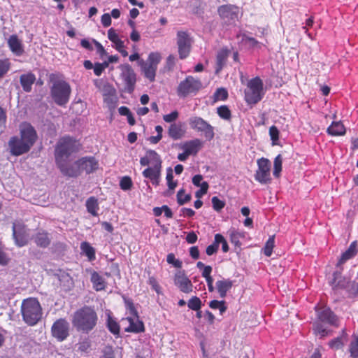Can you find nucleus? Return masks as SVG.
I'll list each match as a JSON object with an SVG mask.
<instances>
[{
  "mask_svg": "<svg viewBox=\"0 0 358 358\" xmlns=\"http://www.w3.org/2000/svg\"><path fill=\"white\" fill-rule=\"evenodd\" d=\"M97 319L94 310L89 306H85L75 313L73 324L78 331L88 334L96 326Z\"/></svg>",
  "mask_w": 358,
  "mask_h": 358,
  "instance_id": "obj_1",
  "label": "nucleus"
},
{
  "mask_svg": "<svg viewBox=\"0 0 358 358\" xmlns=\"http://www.w3.org/2000/svg\"><path fill=\"white\" fill-rule=\"evenodd\" d=\"M81 148L78 141L70 136H64L59 139L55 149V157L57 165L66 162L73 154L77 153Z\"/></svg>",
  "mask_w": 358,
  "mask_h": 358,
  "instance_id": "obj_2",
  "label": "nucleus"
},
{
  "mask_svg": "<svg viewBox=\"0 0 358 358\" xmlns=\"http://www.w3.org/2000/svg\"><path fill=\"white\" fill-rule=\"evenodd\" d=\"M328 282L335 292L345 290L348 297L358 296V283L342 276L341 271H334Z\"/></svg>",
  "mask_w": 358,
  "mask_h": 358,
  "instance_id": "obj_3",
  "label": "nucleus"
},
{
  "mask_svg": "<svg viewBox=\"0 0 358 358\" xmlns=\"http://www.w3.org/2000/svg\"><path fill=\"white\" fill-rule=\"evenodd\" d=\"M21 313L23 320L29 325L36 324L42 317V308L35 298L24 299L21 305Z\"/></svg>",
  "mask_w": 358,
  "mask_h": 358,
  "instance_id": "obj_4",
  "label": "nucleus"
},
{
  "mask_svg": "<svg viewBox=\"0 0 358 358\" xmlns=\"http://www.w3.org/2000/svg\"><path fill=\"white\" fill-rule=\"evenodd\" d=\"M315 308L318 320L313 324L314 333L315 334H321L322 336H324V334H327L329 331H327L326 328L321 322L337 326L338 319L328 307L323 306Z\"/></svg>",
  "mask_w": 358,
  "mask_h": 358,
  "instance_id": "obj_5",
  "label": "nucleus"
},
{
  "mask_svg": "<svg viewBox=\"0 0 358 358\" xmlns=\"http://www.w3.org/2000/svg\"><path fill=\"white\" fill-rule=\"evenodd\" d=\"M71 92L69 84L64 80L55 81L50 90L52 99L60 106H64L69 102Z\"/></svg>",
  "mask_w": 358,
  "mask_h": 358,
  "instance_id": "obj_6",
  "label": "nucleus"
},
{
  "mask_svg": "<svg viewBox=\"0 0 358 358\" xmlns=\"http://www.w3.org/2000/svg\"><path fill=\"white\" fill-rule=\"evenodd\" d=\"M263 82L259 77H255L248 82L245 90V100L248 104H255L262 99Z\"/></svg>",
  "mask_w": 358,
  "mask_h": 358,
  "instance_id": "obj_7",
  "label": "nucleus"
},
{
  "mask_svg": "<svg viewBox=\"0 0 358 358\" xmlns=\"http://www.w3.org/2000/svg\"><path fill=\"white\" fill-rule=\"evenodd\" d=\"M161 61V55L159 52H152L148 55L147 61L141 59L138 64L146 78L150 82H153L155 79L156 71L158 64Z\"/></svg>",
  "mask_w": 358,
  "mask_h": 358,
  "instance_id": "obj_8",
  "label": "nucleus"
},
{
  "mask_svg": "<svg viewBox=\"0 0 358 358\" xmlns=\"http://www.w3.org/2000/svg\"><path fill=\"white\" fill-rule=\"evenodd\" d=\"M202 88L201 81L192 76L186 77L177 87V94L180 97L185 98L196 94Z\"/></svg>",
  "mask_w": 358,
  "mask_h": 358,
  "instance_id": "obj_9",
  "label": "nucleus"
},
{
  "mask_svg": "<svg viewBox=\"0 0 358 358\" xmlns=\"http://www.w3.org/2000/svg\"><path fill=\"white\" fill-rule=\"evenodd\" d=\"M189 125L191 129L204 134L208 140H212L214 138V128L202 117L198 116L191 117L188 120Z\"/></svg>",
  "mask_w": 358,
  "mask_h": 358,
  "instance_id": "obj_10",
  "label": "nucleus"
},
{
  "mask_svg": "<svg viewBox=\"0 0 358 358\" xmlns=\"http://www.w3.org/2000/svg\"><path fill=\"white\" fill-rule=\"evenodd\" d=\"M121 71L120 77L124 82V91L127 93L134 92L136 82V73L129 64H121L118 67Z\"/></svg>",
  "mask_w": 358,
  "mask_h": 358,
  "instance_id": "obj_11",
  "label": "nucleus"
},
{
  "mask_svg": "<svg viewBox=\"0 0 358 358\" xmlns=\"http://www.w3.org/2000/svg\"><path fill=\"white\" fill-rule=\"evenodd\" d=\"M258 169L255 174V178L261 184H267L270 182L271 178V162L264 157L257 160Z\"/></svg>",
  "mask_w": 358,
  "mask_h": 358,
  "instance_id": "obj_12",
  "label": "nucleus"
},
{
  "mask_svg": "<svg viewBox=\"0 0 358 358\" xmlns=\"http://www.w3.org/2000/svg\"><path fill=\"white\" fill-rule=\"evenodd\" d=\"M238 8L233 5H223L218 8V13L223 22L229 25L238 20Z\"/></svg>",
  "mask_w": 358,
  "mask_h": 358,
  "instance_id": "obj_13",
  "label": "nucleus"
},
{
  "mask_svg": "<svg viewBox=\"0 0 358 358\" xmlns=\"http://www.w3.org/2000/svg\"><path fill=\"white\" fill-rule=\"evenodd\" d=\"M19 131L20 138L31 148L38 138L34 127L30 123L23 122L19 126Z\"/></svg>",
  "mask_w": 358,
  "mask_h": 358,
  "instance_id": "obj_14",
  "label": "nucleus"
},
{
  "mask_svg": "<svg viewBox=\"0 0 358 358\" xmlns=\"http://www.w3.org/2000/svg\"><path fill=\"white\" fill-rule=\"evenodd\" d=\"M191 38L186 31H179L177 33V45L178 54L181 59L188 57L191 50Z\"/></svg>",
  "mask_w": 358,
  "mask_h": 358,
  "instance_id": "obj_15",
  "label": "nucleus"
},
{
  "mask_svg": "<svg viewBox=\"0 0 358 358\" xmlns=\"http://www.w3.org/2000/svg\"><path fill=\"white\" fill-rule=\"evenodd\" d=\"M10 153L13 156H20L27 153L31 148L21 138L12 136L8 142Z\"/></svg>",
  "mask_w": 358,
  "mask_h": 358,
  "instance_id": "obj_16",
  "label": "nucleus"
},
{
  "mask_svg": "<svg viewBox=\"0 0 358 358\" xmlns=\"http://www.w3.org/2000/svg\"><path fill=\"white\" fill-rule=\"evenodd\" d=\"M13 237L18 247L26 245L29 240V229L20 224H13Z\"/></svg>",
  "mask_w": 358,
  "mask_h": 358,
  "instance_id": "obj_17",
  "label": "nucleus"
},
{
  "mask_svg": "<svg viewBox=\"0 0 358 358\" xmlns=\"http://www.w3.org/2000/svg\"><path fill=\"white\" fill-rule=\"evenodd\" d=\"M124 331L133 334L141 333L144 331V324L142 321L139 320L138 315L127 317L121 321Z\"/></svg>",
  "mask_w": 358,
  "mask_h": 358,
  "instance_id": "obj_18",
  "label": "nucleus"
},
{
  "mask_svg": "<svg viewBox=\"0 0 358 358\" xmlns=\"http://www.w3.org/2000/svg\"><path fill=\"white\" fill-rule=\"evenodd\" d=\"M174 283L184 293H189L192 291V283L183 271H179L176 273Z\"/></svg>",
  "mask_w": 358,
  "mask_h": 358,
  "instance_id": "obj_19",
  "label": "nucleus"
},
{
  "mask_svg": "<svg viewBox=\"0 0 358 358\" xmlns=\"http://www.w3.org/2000/svg\"><path fill=\"white\" fill-rule=\"evenodd\" d=\"M57 166L64 175L69 177H78L82 173L79 160H77L71 166H68L66 162H64L57 164Z\"/></svg>",
  "mask_w": 358,
  "mask_h": 358,
  "instance_id": "obj_20",
  "label": "nucleus"
},
{
  "mask_svg": "<svg viewBox=\"0 0 358 358\" xmlns=\"http://www.w3.org/2000/svg\"><path fill=\"white\" fill-rule=\"evenodd\" d=\"M81 172L91 173L98 169V161L94 157H84L78 159Z\"/></svg>",
  "mask_w": 358,
  "mask_h": 358,
  "instance_id": "obj_21",
  "label": "nucleus"
},
{
  "mask_svg": "<svg viewBox=\"0 0 358 358\" xmlns=\"http://www.w3.org/2000/svg\"><path fill=\"white\" fill-rule=\"evenodd\" d=\"M8 45L10 51L16 56H21L24 52L22 42L15 34L10 36L8 39Z\"/></svg>",
  "mask_w": 358,
  "mask_h": 358,
  "instance_id": "obj_22",
  "label": "nucleus"
},
{
  "mask_svg": "<svg viewBox=\"0 0 358 358\" xmlns=\"http://www.w3.org/2000/svg\"><path fill=\"white\" fill-rule=\"evenodd\" d=\"M69 323L64 319H59L52 327V336H68Z\"/></svg>",
  "mask_w": 358,
  "mask_h": 358,
  "instance_id": "obj_23",
  "label": "nucleus"
},
{
  "mask_svg": "<svg viewBox=\"0 0 358 358\" xmlns=\"http://www.w3.org/2000/svg\"><path fill=\"white\" fill-rule=\"evenodd\" d=\"M234 282L230 279H222L217 280L215 283V287L221 298H224L227 293L233 287Z\"/></svg>",
  "mask_w": 358,
  "mask_h": 358,
  "instance_id": "obj_24",
  "label": "nucleus"
},
{
  "mask_svg": "<svg viewBox=\"0 0 358 358\" xmlns=\"http://www.w3.org/2000/svg\"><path fill=\"white\" fill-rule=\"evenodd\" d=\"M357 253L356 250V242H352L349 248L342 254L341 258L339 259L338 263L336 264V271H342L341 266L344 264L347 260L353 257Z\"/></svg>",
  "mask_w": 358,
  "mask_h": 358,
  "instance_id": "obj_25",
  "label": "nucleus"
},
{
  "mask_svg": "<svg viewBox=\"0 0 358 358\" xmlns=\"http://www.w3.org/2000/svg\"><path fill=\"white\" fill-rule=\"evenodd\" d=\"M201 146L202 142L201 141V140L196 138L185 142L182 145V149H183L189 155H194L199 152Z\"/></svg>",
  "mask_w": 358,
  "mask_h": 358,
  "instance_id": "obj_26",
  "label": "nucleus"
},
{
  "mask_svg": "<svg viewBox=\"0 0 358 358\" xmlns=\"http://www.w3.org/2000/svg\"><path fill=\"white\" fill-rule=\"evenodd\" d=\"M36 80V76L32 73L22 74L20 77V82L24 92H29L31 90L32 85Z\"/></svg>",
  "mask_w": 358,
  "mask_h": 358,
  "instance_id": "obj_27",
  "label": "nucleus"
},
{
  "mask_svg": "<svg viewBox=\"0 0 358 358\" xmlns=\"http://www.w3.org/2000/svg\"><path fill=\"white\" fill-rule=\"evenodd\" d=\"M35 243L41 248H47L50 243V239L47 232L40 231L37 232L33 237Z\"/></svg>",
  "mask_w": 358,
  "mask_h": 358,
  "instance_id": "obj_28",
  "label": "nucleus"
},
{
  "mask_svg": "<svg viewBox=\"0 0 358 358\" xmlns=\"http://www.w3.org/2000/svg\"><path fill=\"white\" fill-rule=\"evenodd\" d=\"M169 136L173 140L182 138L185 134V131L182 129L180 124H171L168 131Z\"/></svg>",
  "mask_w": 358,
  "mask_h": 358,
  "instance_id": "obj_29",
  "label": "nucleus"
},
{
  "mask_svg": "<svg viewBox=\"0 0 358 358\" xmlns=\"http://www.w3.org/2000/svg\"><path fill=\"white\" fill-rule=\"evenodd\" d=\"M327 131L331 136H342L345 134V129L341 122H333Z\"/></svg>",
  "mask_w": 358,
  "mask_h": 358,
  "instance_id": "obj_30",
  "label": "nucleus"
},
{
  "mask_svg": "<svg viewBox=\"0 0 358 358\" xmlns=\"http://www.w3.org/2000/svg\"><path fill=\"white\" fill-rule=\"evenodd\" d=\"M91 282L96 291L103 290L106 287V282L102 276L97 272L93 271L91 275Z\"/></svg>",
  "mask_w": 358,
  "mask_h": 358,
  "instance_id": "obj_31",
  "label": "nucleus"
},
{
  "mask_svg": "<svg viewBox=\"0 0 358 358\" xmlns=\"http://www.w3.org/2000/svg\"><path fill=\"white\" fill-rule=\"evenodd\" d=\"M86 208L87 212L93 216L98 215V210L99 209L98 200L94 196L88 198L86 201Z\"/></svg>",
  "mask_w": 358,
  "mask_h": 358,
  "instance_id": "obj_32",
  "label": "nucleus"
},
{
  "mask_svg": "<svg viewBox=\"0 0 358 358\" xmlns=\"http://www.w3.org/2000/svg\"><path fill=\"white\" fill-rule=\"evenodd\" d=\"M147 158H148L150 164L152 166L162 167V160L160 156L152 150H149L146 152Z\"/></svg>",
  "mask_w": 358,
  "mask_h": 358,
  "instance_id": "obj_33",
  "label": "nucleus"
},
{
  "mask_svg": "<svg viewBox=\"0 0 358 358\" xmlns=\"http://www.w3.org/2000/svg\"><path fill=\"white\" fill-rule=\"evenodd\" d=\"M162 167H148L143 171V176L149 179H155L157 177H160Z\"/></svg>",
  "mask_w": 358,
  "mask_h": 358,
  "instance_id": "obj_34",
  "label": "nucleus"
},
{
  "mask_svg": "<svg viewBox=\"0 0 358 358\" xmlns=\"http://www.w3.org/2000/svg\"><path fill=\"white\" fill-rule=\"evenodd\" d=\"M107 327L113 334H119L120 325L110 314H108Z\"/></svg>",
  "mask_w": 358,
  "mask_h": 358,
  "instance_id": "obj_35",
  "label": "nucleus"
},
{
  "mask_svg": "<svg viewBox=\"0 0 358 358\" xmlns=\"http://www.w3.org/2000/svg\"><path fill=\"white\" fill-rule=\"evenodd\" d=\"M80 248L90 260L95 259V250L87 242L81 243Z\"/></svg>",
  "mask_w": 358,
  "mask_h": 358,
  "instance_id": "obj_36",
  "label": "nucleus"
},
{
  "mask_svg": "<svg viewBox=\"0 0 358 358\" xmlns=\"http://www.w3.org/2000/svg\"><path fill=\"white\" fill-rule=\"evenodd\" d=\"M10 66L11 64L8 59H0V79L6 75Z\"/></svg>",
  "mask_w": 358,
  "mask_h": 358,
  "instance_id": "obj_37",
  "label": "nucleus"
},
{
  "mask_svg": "<svg viewBox=\"0 0 358 358\" xmlns=\"http://www.w3.org/2000/svg\"><path fill=\"white\" fill-rule=\"evenodd\" d=\"M209 306L212 309H218L221 315H222L227 308L224 301L213 300L210 301Z\"/></svg>",
  "mask_w": 358,
  "mask_h": 358,
  "instance_id": "obj_38",
  "label": "nucleus"
},
{
  "mask_svg": "<svg viewBox=\"0 0 358 358\" xmlns=\"http://www.w3.org/2000/svg\"><path fill=\"white\" fill-rule=\"evenodd\" d=\"M275 243V236H271L266 242L264 248V253L266 256L270 257L272 255L273 248Z\"/></svg>",
  "mask_w": 358,
  "mask_h": 358,
  "instance_id": "obj_39",
  "label": "nucleus"
},
{
  "mask_svg": "<svg viewBox=\"0 0 358 358\" xmlns=\"http://www.w3.org/2000/svg\"><path fill=\"white\" fill-rule=\"evenodd\" d=\"M191 195L189 194H185L183 189L179 190L177 193V201L180 206L184 205L191 200Z\"/></svg>",
  "mask_w": 358,
  "mask_h": 358,
  "instance_id": "obj_40",
  "label": "nucleus"
},
{
  "mask_svg": "<svg viewBox=\"0 0 358 358\" xmlns=\"http://www.w3.org/2000/svg\"><path fill=\"white\" fill-rule=\"evenodd\" d=\"M227 57V52L224 51H221L217 53V59H216V62H217L216 72L217 73L222 69V67L226 62Z\"/></svg>",
  "mask_w": 358,
  "mask_h": 358,
  "instance_id": "obj_41",
  "label": "nucleus"
},
{
  "mask_svg": "<svg viewBox=\"0 0 358 358\" xmlns=\"http://www.w3.org/2000/svg\"><path fill=\"white\" fill-rule=\"evenodd\" d=\"M217 113L218 115L224 120H229L231 118V111L225 105L218 107L217 109Z\"/></svg>",
  "mask_w": 358,
  "mask_h": 358,
  "instance_id": "obj_42",
  "label": "nucleus"
},
{
  "mask_svg": "<svg viewBox=\"0 0 358 358\" xmlns=\"http://www.w3.org/2000/svg\"><path fill=\"white\" fill-rule=\"evenodd\" d=\"M189 308L198 311L200 310L201 306V301L197 296H192L187 303Z\"/></svg>",
  "mask_w": 358,
  "mask_h": 358,
  "instance_id": "obj_43",
  "label": "nucleus"
},
{
  "mask_svg": "<svg viewBox=\"0 0 358 358\" xmlns=\"http://www.w3.org/2000/svg\"><path fill=\"white\" fill-rule=\"evenodd\" d=\"M349 351L352 358H358V337H355L350 342Z\"/></svg>",
  "mask_w": 358,
  "mask_h": 358,
  "instance_id": "obj_44",
  "label": "nucleus"
},
{
  "mask_svg": "<svg viewBox=\"0 0 358 358\" xmlns=\"http://www.w3.org/2000/svg\"><path fill=\"white\" fill-rule=\"evenodd\" d=\"M213 96H214L215 101H224L228 97V92L226 89L221 87V88L217 89L215 91Z\"/></svg>",
  "mask_w": 358,
  "mask_h": 358,
  "instance_id": "obj_45",
  "label": "nucleus"
},
{
  "mask_svg": "<svg viewBox=\"0 0 358 358\" xmlns=\"http://www.w3.org/2000/svg\"><path fill=\"white\" fill-rule=\"evenodd\" d=\"M282 171V157L278 155L274 159V168H273V176L278 177L280 171Z\"/></svg>",
  "mask_w": 358,
  "mask_h": 358,
  "instance_id": "obj_46",
  "label": "nucleus"
},
{
  "mask_svg": "<svg viewBox=\"0 0 358 358\" xmlns=\"http://www.w3.org/2000/svg\"><path fill=\"white\" fill-rule=\"evenodd\" d=\"M166 180L167 185L170 189H174L177 186V182L173 181V170L171 167L168 168L166 170Z\"/></svg>",
  "mask_w": 358,
  "mask_h": 358,
  "instance_id": "obj_47",
  "label": "nucleus"
},
{
  "mask_svg": "<svg viewBox=\"0 0 358 358\" xmlns=\"http://www.w3.org/2000/svg\"><path fill=\"white\" fill-rule=\"evenodd\" d=\"M211 201L213 209L217 212L220 211L225 206V202L220 200L217 196H213Z\"/></svg>",
  "mask_w": 358,
  "mask_h": 358,
  "instance_id": "obj_48",
  "label": "nucleus"
},
{
  "mask_svg": "<svg viewBox=\"0 0 358 358\" xmlns=\"http://www.w3.org/2000/svg\"><path fill=\"white\" fill-rule=\"evenodd\" d=\"M108 38L115 45L118 43L119 46H121L120 44L122 40L119 38L118 35L116 34L115 30L113 28H110L108 31Z\"/></svg>",
  "mask_w": 358,
  "mask_h": 358,
  "instance_id": "obj_49",
  "label": "nucleus"
},
{
  "mask_svg": "<svg viewBox=\"0 0 358 358\" xmlns=\"http://www.w3.org/2000/svg\"><path fill=\"white\" fill-rule=\"evenodd\" d=\"M90 345V341L89 339L85 338L83 341L79 342L78 344H76V347L78 348V350L82 352H87Z\"/></svg>",
  "mask_w": 358,
  "mask_h": 358,
  "instance_id": "obj_50",
  "label": "nucleus"
},
{
  "mask_svg": "<svg viewBox=\"0 0 358 358\" xmlns=\"http://www.w3.org/2000/svg\"><path fill=\"white\" fill-rule=\"evenodd\" d=\"M120 186L123 190H129L132 186V181L128 176L123 177L120 182Z\"/></svg>",
  "mask_w": 358,
  "mask_h": 358,
  "instance_id": "obj_51",
  "label": "nucleus"
},
{
  "mask_svg": "<svg viewBox=\"0 0 358 358\" xmlns=\"http://www.w3.org/2000/svg\"><path fill=\"white\" fill-rule=\"evenodd\" d=\"M269 135L273 141V145H275L279 139V131L275 126H271L269 129Z\"/></svg>",
  "mask_w": 358,
  "mask_h": 358,
  "instance_id": "obj_52",
  "label": "nucleus"
},
{
  "mask_svg": "<svg viewBox=\"0 0 358 358\" xmlns=\"http://www.w3.org/2000/svg\"><path fill=\"white\" fill-rule=\"evenodd\" d=\"M124 303L127 309L129 311V313L132 316H137L138 312L135 308L133 301L131 299H124Z\"/></svg>",
  "mask_w": 358,
  "mask_h": 358,
  "instance_id": "obj_53",
  "label": "nucleus"
},
{
  "mask_svg": "<svg viewBox=\"0 0 358 358\" xmlns=\"http://www.w3.org/2000/svg\"><path fill=\"white\" fill-rule=\"evenodd\" d=\"M166 261L169 264H172L176 268L182 267V262L179 259H176L173 253H170L167 255Z\"/></svg>",
  "mask_w": 358,
  "mask_h": 358,
  "instance_id": "obj_54",
  "label": "nucleus"
},
{
  "mask_svg": "<svg viewBox=\"0 0 358 358\" xmlns=\"http://www.w3.org/2000/svg\"><path fill=\"white\" fill-rule=\"evenodd\" d=\"M148 284L152 287V288L158 294H161V287L158 284L157 280L153 276L149 277Z\"/></svg>",
  "mask_w": 358,
  "mask_h": 358,
  "instance_id": "obj_55",
  "label": "nucleus"
},
{
  "mask_svg": "<svg viewBox=\"0 0 358 358\" xmlns=\"http://www.w3.org/2000/svg\"><path fill=\"white\" fill-rule=\"evenodd\" d=\"M103 355L100 358H114V351L111 346H106L102 350Z\"/></svg>",
  "mask_w": 358,
  "mask_h": 358,
  "instance_id": "obj_56",
  "label": "nucleus"
},
{
  "mask_svg": "<svg viewBox=\"0 0 358 358\" xmlns=\"http://www.w3.org/2000/svg\"><path fill=\"white\" fill-rule=\"evenodd\" d=\"M341 338L342 337H336V338L331 340L329 343L330 348L334 350H338L341 348L343 345V343L341 341Z\"/></svg>",
  "mask_w": 358,
  "mask_h": 358,
  "instance_id": "obj_57",
  "label": "nucleus"
},
{
  "mask_svg": "<svg viewBox=\"0 0 358 358\" xmlns=\"http://www.w3.org/2000/svg\"><path fill=\"white\" fill-rule=\"evenodd\" d=\"M208 189V184L207 182H203L201 185L200 189L197 190L195 193V196L198 199L201 198L203 194L207 193Z\"/></svg>",
  "mask_w": 358,
  "mask_h": 358,
  "instance_id": "obj_58",
  "label": "nucleus"
},
{
  "mask_svg": "<svg viewBox=\"0 0 358 358\" xmlns=\"http://www.w3.org/2000/svg\"><path fill=\"white\" fill-rule=\"evenodd\" d=\"M178 117V113L176 110L171 112L169 114L164 115L163 117V120L166 122L171 123L175 121Z\"/></svg>",
  "mask_w": 358,
  "mask_h": 358,
  "instance_id": "obj_59",
  "label": "nucleus"
},
{
  "mask_svg": "<svg viewBox=\"0 0 358 358\" xmlns=\"http://www.w3.org/2000/svg\"><path fill=\"white\" fill-rule=\"evenodd\" d=\"M6 111L4 108L0 106V129H3L6 127Z\"/></svg>",
  "mask_w": 358,
  "mask_h": 358,
  "instance_id": "obj_60",
  "label": "nucleus"
},
{
  "mask_svg": "<svg viewBox=\"0 0 358 358\" xmlns=\"http://www.w3.org/2000/svg\"><path fill=\"white\" fill-rule=\"evenodd\" d=\"M93 42L96 48L97 53L99 54L101 57H103V56L107 55V52H106V50L104 49L103 45L99 42H98L97 41H96L94 39L93 40Z\"/></svg>",
  "mask_w": 358,
  "mask_h": 358,
  "instance_id": "obj_61",
  "label": "nucleus"
},
{
  "mask_svg": "<svg viewBox=\"0 0 358 358\" xmlns=\"http://www.w3.org/2000/svg\"><path fill=\"white\" fill-rule=\"evenodd\" d=\"M115 92V89L110 85L106 84L103 85V95L104 96L113 95Z\"/></svg>",
  "mask_w": 358,
  "mask_h": 358,
  "instance_id": "obj_62",
  "label": "nucleus"
},
{
  "mask_svg": "<svg viewBox=\"0 0 358 358\" xmlns=\"http://www.w3.org/2000/svg\"><path fill=\"white\" fill-rule=\"evenodd\" d=\"M101 23L104 27H108L111 24V16L108 13H105L101 16Z\"/></svg>",
  "mask_w": 358,
  "mask_h": 358,
  "instance_id": "obj_63",
  "label": "nucleus"
},
{
  "mask_svg": "<svg viewBox=\"0 0 358 358\" xmlns=\"http://www.w3.org/2000/svg\"><path fill=\"white\" fill-rule=\"evenodd\" d=\"M240 234L238 232L232 231L230 234V241L235 245H240L241 243L239 241Z\"/></svg>",
  "mask_w": 358,
  "mask_h": 358,
  "instance_id": "obj_64",
  "label": "nucleus"
}]
</instances>
